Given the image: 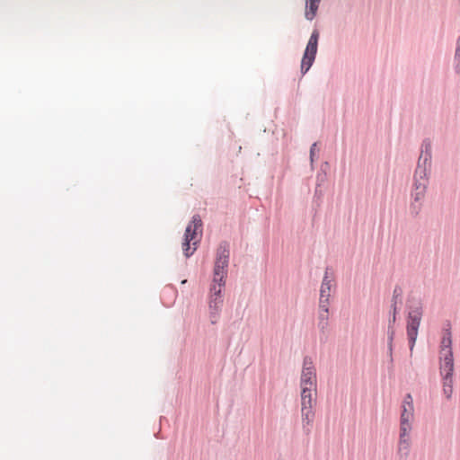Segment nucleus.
Wrapping results in <instances>:
<instances>
[{"label": "nucleus", "instance_id": "nucleus-1", "mask_svg": "<svg viewBox=\"0 0 460 460\" xmlns=\"http://www.w3.org/2000/svg\"><path fill=\"white\" fill-rule=\"evenodd\" d=\"M451 345V334L449 332H446L440 345V375L442 376L443 394L447 400L451 399L454 392V358Z\"/></svg>", "mask_w": 460, "mask_h": 460}, {"label": "nucleus", "instance_id": "nucleus-2", "mask_svg": "<svg viewBox=\"0 0 460 460\" xmlns=\"http://www.w3.org/2000/svg\"><path fill=\"white\" fill-rule=\"evenodd\" d=\"M428 184L429 171L425 165L422 166L419 164L415 171L413 188L411 190L412 203L411 209L415 215H418L422 208Z\"/></svg>", "mask_w": 460, "mask_h": 460}, {"label": "nucleus", "instance_id": "nucleus-3", "mask_svg": "<svg viewBox=\"0 0 460 460\" xmlns=\"http://www.w3.org/2000/svg\"><path fill=\"white\" fill-rule=\"evenodd\" d=\"M202 234V221L199 215L192 217L191 222L187 226L182 250L186 257H190L197 250Z\"/></svg>", "mask_w": 460, "mask_h": 460}, {"label": "nucleus", "instance_id": "nucleus-4", "mask_svg": "<svg viewBox=\"0 0 460 460\" xmlns=\"http://www.w3.org/2000/svg\"><path fill=\"white\" fill-rule=\"evenodd\" d=\"M228 261L229 247L226 243H222L217 249L213 270V279L211 283H224L226 285Z\"/></svg>", "mask_w": 460, "mask_h": 460}, {"label": "nucleus", "instance_id": "nucleus-5", "mask_svg": "<svg viewBox=\"0 0 460 460\" xmlns=\"http://www.w3.org/2000/svg\"><path fill=\"white\" fill-rule=\"evenodd\" d=\"M224 283H211L208 299L209 318L213 324L217 323L219 319V314L223 305V290Z\"/></svg>", "mask_w": 460, "mask_h": 460}, {"label": "nucleus", "instance_id": "nucleus-6", "mask_svg": "<svg viewBox=\"0 0 460 460\" xmlns=\"http://www.w3.org/2000/svg\"><path fill=\"white\" fill-rule=\"evenodd\" d=\"M318 40L319 32L318 31L314 30L310 36L301 61V72L303 75H305L310 69L315 59Z\"/></svg>", "mask_w": 460, "mask_h": 460}, {"label": "nucleus", "instance_id": "nucleus-7", "mask_svg": "<svg viewBox=\"0 0 460 460\" xmlns=\"http://www.w3.org/2000/svg\"><path fill=\"white\" fill-rule=\"evenodd\" d=\"M414 420L413 399L410 394H406L402 403V413L400 418V429L411 430Z\"/></svg>", "mask_w": 460, "mask_h": 460}, {"label": "nucleus", "instance_id": "nucleus-8", "mask_svg": "<svg viewBox=\"0 0 460 460\" xmlns=\"http://www.w3.org/2000/svg\"><path fill=\"white\" fill-rule=\"evenodd\" d=\"M421 311L420 308H416L409 313L408 320H407V335L410 343V349L412 351L417 336L418 330L420 324L421 320Z\"/></svg>", "mask_w": 460, "mask_h": 460}, {"label": "nucleus", "instance_id": "nucleus-9", "mask_svg": "<svg viewBox=\"0 0 460 460\" xmlns=\"http://www.w3.org/2000/svg\"><path fill=\"white\" fill-rule=\"evenodd\" d=\"M301 389L316 388V373L312 360L308 358L304 359L300 381Z\"/></svg>", "mask_w": 460, "mask_h": 460}, {"label": "nucleus", "instance_id": "nucleus-10", "mask_svg": "<svg viewBox=\"0 0 460 460\" xmlns=\"http://www.w3.org/2000/svg\"><path fill=\"white\" fill-rule=\"evenodd\" d=\"M334 283L333 279L328 276V273L325 272L324 278L323 279L321 288H320V298L319 304H323V299L326 301V305H330V297L332 293L334 290Z\"/></svg>", "mask_w": 460, "mask_h": 460}, {"label": "nucleus", "instance_id": "nucleus-11", "mask_svg": "<svg viewBox=\"0 0 460 460\" xmlns=\"http://www.w3.org/2000/svg\"><path fill=\"white\" fill-rule=\"evenodd\" d=\"M411 430H401L398 442L397 454L401 459H405L409 456L411 447Z\"/></svg>", "mask_w": 460, "mask_h": 460}, {"label": "nucleus", "instance_id": "nucleus-12", "mask_svg": "<svg viewBox=\"0 0 460 460\" xmlns=\"http://www.w3.org/2000/svg\"><path fill=\"white\" fill-rule=\"evenodd\" d=\"M325 302L323 299V304H319L318 310V327L322 332H324L329 326V305Z\"/></svg>", "mask_w": 460, "mask_h": 460}, {"label": "nucleus", "instance_id": "nucleus-13", "mask_svg": "<svg viewBox=\"0 0 460 460\" xmlns=\"http://www.w3.org/2000/svg\"><path fill=\"white\" fill-rule=\"evenodd\" d=\"M316 388L301 389V406L304 408H313V394L315 393Z\"/></svg>", "mask_w": 460, "mask_h": 460}, {"label": "nucleus", "instance_id": "nucleus-14", "mask_svg": "<svg viewBox=\"0 0 460 460\" xmlns=\"http://www.w3.org/2000/svg\"><path fill=\"white\" fill-rule=\"evenodd\" d=\"M302 421L304 427H310L313 423L314 413L313 408L301 406Z\"/></svg>", "mask_w": 460, "mask_h": 460}, {"label": "nucleus", "instance_id": "nucleus-15", "mask_svg": "<svg viewBox=\"0 0 460 460\" xmlns=\"http://www.w3.org/2000/svg\"><path fill=\"white\" fill-rule=\"evenodd\" d=\"M320 3L306 1V10H305V18L307 20H313L316 14L318 6Z\"/></svg>", "mask_w": 460, "mask_h": 460}, {"label": "nucleus", "instance_id": "nucleus-16", "mask_svg": "<svg viewBox=\"0 0 460 460\" xmlns=\"http://www.w3.org/2000/svg\"><path fill=\"white\" fill-rule=\"evenodd\" d=\"M315 148H316V143H314L310 148V157H311V161L313 162L314 160V153H315Z\"/></svg>", "mask_w": 460, "mask_h": 460}, {"label": "nucleus", "instance_id": "nucleus-17", "mask_svg": "<svg viewBox=\"0 0 460 460\" xmlns=\"http://www.w3.org/2000/svg\"><path fill=\"white\" fill-rule=\"evenodd\" d=\"M456 56L460 58V38L458 39L457 48H456Z\"/></svg>", "mask_w": 460, "mask_h": 460}, {"label": "nucleus", "instance_id": "nucleus-18", "mask_svg": "<svg viewBox=\"0 0 460 460\" xmlns=\"http://www.w3.org/2000/svg\"><path fill=\"white\" fill-rule=\"evenodd\" d=\"M393 336H394V332L392 331L391 333H390V336H389V345L390 347L392 346V341H393Z\"/></svg>", "mask_w": 460, "mask_h": 460}, {"label": "nucleus", "instance_id": "nucleus-19", "mask_svg": "<svg viewBox=\"0 0 460 460\" xmlns=\"http://www.w3.org/2000/svg\"><path fill=\"white\" fill-rule=\"evenodd\" d=\"M395 318H396V307H395V306H394L393 322H395Z\"/></svg>", "mask_w": 460, "mask_h": 460}]
</instances>
